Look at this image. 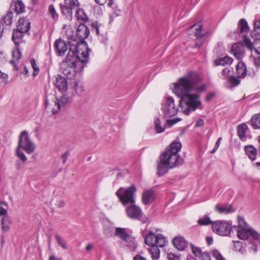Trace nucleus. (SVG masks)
<instances>
[{
  "label": "nucleus",
  "mask_w": 260,
  "mask_h": 260,
  "mask_svg": "<svg viewBox=\"0 0 260 260\" xmlns=\"http://www.w3.org/2000/svg\"><path fill=\"white\" fill-rule=\"evenodd\" d=\"M48 15H50L51 18L56 21L58 19V14L57 13L54 6L53 5H50L48 10Z\"/></svg>",
  "instance_id": "nucleus-37"
},
{
  "label": "nucleus",
  "mask_w": 260,
  "mask_h": 260,
  "mask_svg": "<svg viewBox=\"0 0 260 260\" xmlns=\"http://www.w3.org/2000/svg\"><path fill=\"white\" fill-rule=\"evenodd\" d=\"M76 35L79 39V41L81 42L89 36V30L85 25H80L77 29Z\"/></svg>",
  "instance_id": "nucleus-18"
},
{
  "label": "nucleus",
  "mask_w": 260,
  "mask_h": 260,
  "mask_svg": "<svg viewBox=\"0 0 260 260\" xmlns=\"http://www.w3.org/2000/svg\"><path fill=\"white\" fill-rule=\"evenodd\" d=\"M69 43H67L63 39L59 38L57 39L54 43L55 52L59 56L64 55L65 52L70 48H72L76 52V46L79 43V41L77 40L76 37L73 35V31L71 29H69L67 31Z\"/></svg>",
  "instance_id": "nucleus-4"
},
{
  "label": "nucleus",
  "mask_w": 260,
  "mask_h": 260,
  "mask_svg": "<svg viewBox=\"0 0 260 260\" xmlns=\"http://www.w3.org/2000/svg\"><path fill=\"white\" fill-rule=\"evenodd\" d=\"M55 85L56 88L61 92H64L68 89V83L66 79L60 75L56 77Z\"/></svg>",
  "instance_id": "nucleus-16"
},
{
  "label": "nucleus",
  "mask_w": 260,
  "mask_h": 260,
  "mask_svg": "<svg viewBox=\"0 0 260 260\" xmlns=\"http://www.w3.org/2000/svg\"><path fill=\"white\" fill-rule=\"evenodd\" d=\"M203 27V26L202 23L200 22H198L194 24L191 27H190L188 31V32H189L191 30L193 29L195 30L194 35L196 37H198V38L199 37H201L202 38H204L205 39V37H206L209 35H210L211 34V32L208 31L204 34H202Z\"/></svg>",
  "instance_id": "nucleus-14"
},
{
  "label": "nucleus",
  "mask_w": 260,
  "mask_h": 260,
  "mask_svg": "<svg viewBox=\"0 0 260 260\" xmlns=\"http://www.w3.org/2000/svg\"><path fill=\"white\" fill-rule=\"evenodd\" d=\"M199 258L200 260H211L209 253L206 251L203 252Z\"/></svg>",
  "instance_id": "nucleus-53"
},
{
  "label": "nucleus",
  "mask_w": 260,
  "mask_h": 260,
  "mask_svg": "<svg viewBox=\"0 0 260 260\" xmlns=\"http://www.w3.org/2000/svg\"><path fill=\"white\" fill-rule=\"evenodd\" d=\"M204 120L202 119H199L197 121L195 124L196 127L202 126L204 125Z\"/></svg>",
  "instance_id": "nucleus-61"
},
{
  "label": "nucleus",
  "mask_w": 260,
  "mask_h": 260,
  "mask_svg": "<svg viewBox=\"0 0 260 260\" xmlns=\"http://www.w3.org/2000/svg\"><path fill=\"white\" fill-rule=\"evenodd\" d=\"M30 27V23L28 19L21 18L19 19L17 28L27 32L29 30Z\"/></svg>",
  "instance_id": "nucleus-21"
},
{
  "label": "nucleus",
  "mask_w": 260,
  "mask_h": 260,
  "mask_svg": "<svg viewBox=\"0 0 260 260\" xmlns=\"http://www.w3.org/2000/svg\"><path fill=\"white\" fill-rule=\"evenodd\" d=\"M14 10L17 14L22 13L25 11V6L22 1L17 0L14 5Z\"/></svg>",
  "instance_id": "nucleus-36"
},
{
  "label": "nucleus",
  "mask_w": 260,
  "mask_h": 260,
  "mask_svg": "<svg viewBox=\"0 0 260 260\" xmlns=\"http://www.w3.org/2000/svg\"><path fill=\"white\" fill-rule=\"evenodd\" d=\"M89 48L86 44H78L76 52L72 48L68 51L65 59L60 64L62 73L69 78L75 76L88 62Z\"/></svg>",
  "instance_id": "nucleus-2"
},
{
  "label": "nucleus",
  "mask_w": 260,
  "mask_h": 260,
  "mask_svg": "<svg viewBox=\"0 0 260 260\" xmlns=\"http://www.w3.org/2000/svg\"><path fill=\"white\" fill-rule=\"evenodd\" d=\"M65 205V202L62 200H60L57 202V206L59 208H62Z\"/></svg>",
  "instance_id": "nucleus-64"
},
{
  "label": "nucleus",
  "mask_w": 260,
  "mask_h": 260,
  "mask_svg": "<svg viewBox=\"0 0 260 260\" xmlns=\"http://www.w3.org/2000/svg\"><path fill=\"white\" fill-rule=\"evenodd\" d=\"M174 246L179 250H183L187 246V242L182 237L175 238L173 241Z\"/></svg>",
  "instance_id": "nucleus-20"
},
{
  "label": "nucleus",
  "mask_w": 260,
  "mask_h": 260,
  "mask_svg": "<svg viewBox=\"0 0 260 260\" xmlns=\"http://www.w3.org/2000/svg\"><path fill=\"white\" fill-rule=\"evenodd\" d=\"M180 120V119H168L167 120V123H170L171 125H173L177 122L179 121Z\"/></svg>",
  "instance_id": "nucleus-62"
},
{
  "label": "nucleus",
  "mask_w": 260,
  "mask_h": 260,
  "mask_svg": "<svg viewBox=\"0 0 260 260\" xmlns=\"http://www.w3.org/2000/svg\"><path fill=\"white\" fill-rule=\"evenodd\" d=\"M72 101L71 98L67 94H63L59 99H56L54 102V107L52 109L53 113H57L62 108Z\"/></svg>",
  "instance_id": "nucleus-13"
},
{
  "label": "nucleus",
  "mask_w": 260,
  "mask_h": 260,
  "mask_svg": "<svg viewBox=\"0 0 260 260\" xmlns=\"http://www.w3.org/2000/svg\"><path fill=\"white\" fill-rule=\"evenodd\" d=\"M55 238L57 242V244L64 249H67L66 242L64 239L59 235L56 234L55 235Z\"/></svg>",
  "instance_id": "nucleus-39"
},
{
  "label": "nucleus",
  "mask_w": 260,
  "mask_h": 260,
  "mask_svg": "<svg viewBox=\"0 0 260 260\" xmlns=\"http://www.w3.org/2000/svg\"><path fill=\"white\" fill-rule=\"evenodd\" d=\"M154 124L156 128V132L160 133L164 131L165 128L162 127L160 125V121L159 118H156L154 120Z\"/></svg>",
  "instance_id": "nucleus-49"
},
{
  "label": "nucleus",
  "mask_w": 260,
  "mask_h": 260,
  "mask_svg": "<svg viewBox=\"0 0 260 260\" xmlns=\"http://www.w3.org/2000/svg\"><path fill=\"white\" fill-rule=\"evenodd\" d=\"M231 52L237 59H242L245 54L243 44L241 43H237L234 44L232 47Z\"/></svg>",
  "instance_id": "nucleus-15"
},
{
  "label": "nucleus",
  "mask_w": 260,
  "mask_h": 260,
  "mask_svg": "<svg viewBox=\"0 0 260 260\" xmlns=\"http://www.w3.org/2000/svg\"><path fill=\"white\" fill-rule=\"evenodd\" d=\"M221 140V137H220V138H219L218 139L217 141L216 142V144H215V145L214 146V148H213V149L211 153H214L218 148V147L219 146V144H220Z\"/></svg>",
  "instance_id": "nucleus-59"
},
{
  "label": "nucleus",
  "mask_w": 260,
  "mask_h": 260,
  "mask_svg": "<svg viewBox=\"0 0 260 260\" xmlns=\"http://www.w3.org/2000/svg\"><path fill=\"white\" fill-rule=\"evenodd\" d=\"M247 128V125L244 123L238 126V134L239 138L241 140H243L245 139V133Z\"/></svg>",
  "instance_id": "nucleus-29"
},
{
  "label": "nucleus",
  "mask_w": 260,
  "mask_h": 260,
  "mask_svg": "<svg viewBox=\"0 0 260 260\" xmlns=\"http://www.w3.org/2000/svg\"><path fill=\"white\" fill-rule=\"evenodd\" d=\"M161 110L165 117H170L177 113L178 109L176 107L174 99L169 96L166 98L165 103L162 105Z\"/></svg>",
  "instance_id": "nucleus-9"
},
{
  "label": "nucleus",
  "mask_w": 260,
  "mask_h": 260,
  "mask_svg": "<svg viewBox=\"0 0 260 260\" xmlns=\"http://www.w3.org/2000/svg\"><path fill=\"white\" fill-rule=\"evenodd\" d=\"M204 41V38H202L201 37H199V38L197 37V39L196 40V47H200Z\"/></svg>",
  "instance_id": "nucleus-55"
},
{
  "label": "nucleus",
  "mask_w": 260,
  "mask_h": 260,
  "mask_svg": "<svg viewBox=\"0 0 260 260\" xmlns=\"http://www.w3.org/2000/svg\"><path fill=\"white\" fill-rule=\"evenodd\" d=\"M212 254L216 260H225L220 252L216 249L212 251Z\"/></svg>",
  "instance_id": "nucleus-50"
},
{
  "label": "nucleus",
  "mask_w": 260,
  "mask_h": 260,
  "mask_svg": "<svg viewBox=\"0 0 260 260\" xmlns=\"http://www.w3.org/2000/svg\"><path fill=\"white\" fill-rule=\"evenodd\" d=\"M167 241L166 237L161 234L157 235L155 246L162 247L165 246Z\"/></svg>",
  "instance_id": "nucleus-35"
},
{
  "label": "nucleus",
  "mask_w": 260,
  "mask_h": 260,
  "mask_svg": "<svg viewBox=\"0 0 260 260\" xmlns=\"http://www.w3.org/2000/svg\"><path fill=\"white\" fill-rule=\"evenodd\" d=\"M230 75L231 71L228 68H226L223 69L219 77L221 79L225 80L226 79H229V78L230 77Z\"/></svg>",
  "instance_id": "nucleus-47"
},
{
  "label": "nucleus",
  "mask_w": 260,
  "mask_h": 260,
  "mask_svg": "<svg viewBox=\"0 0 260 260\" xmlns=\"http://www.w3.org/2000/svg\"><path fill=\"white\" fill-rule=\"evenodd\" d=\"M196 74L189 73L186 77L180 78L177 83H174L173 92L178 97L179 106L181 111L186 115H189L201 105L199 92L205 89V86L200 85L194 77Z\"/></svg>",
  "instance_id": "nucleus-1"
},
{
  "label": "nucleus",
  "mask_w": 260,
  "mask_h": 260,
  "mask_svg": "<svg viewBox=\"0 0 260 260\" xmlns=\"http://www.w3.org/2000/svg\"><path fill=\"white\" fill-rule=\"evenodd\" d=\"M238 229H250L244 219L242 217H238Z\"/></svg>",
  "instance_id": "nucleus-46"
},
{
  "label": "nucleus",
  "mask_w": 260,
  "mask_h": 260,
  "mask_svg": "<svg viewBox=\"0 0 260 260\" xmlns=\"http://www.w3.org/2000/svg\"><path fill=\"white\" fill-rule=\"evenodd\" d=\"M79 6L78 0H64L63 4H60L62 14L69 20L72 18L73 10Z\"/></svg>",
  "instance_id": "nucleus-8"
},
{
  "label": "nucleus",
  "mask_w": 260,
  "mask_h": 260,
  "mask_svg": "<svg viewBox=\"0 0 260 260\" xmlns=\"http://www.w3.org/2000/svg\"><path fill=\"white\" fill-rule=\"evenodd\" d=\"M215 209L219 213L228 214L235 211V209L231 205H222L218 204L215 206Z\"/></svg>",
  "instance_id": "nucleus-19"
},
{
  "label": "nucleus",
  "mask_w": 260,
  "mask_h": 260,
  "mask_svg": "<svg viewBox=\"0 0 260 260\" xmlns=\"http://www.w3.org/2000/svg\"><path fill=\"white\" fill-rule=\"evenodd\" d=\"M238 27L240 28V31L242 33L247 32L249 30L247 22L245 19L242 18L239 20Z\"/></svg>",
  "instance_id": "nucleus-32"
},
{
  "label": "nucleus",
  "mask_w": 260,
  "mask_h": 260,
  "mask_svg": "<svg viewBox=\"0 0 260 260\" xmlns=\"http://www.w3.org/2000/svg\"><path fill=\"white\" fill-rule=\"evenodd\" d=\"M157 235L152 232H149L145 237V243L150 246H155Z\"/></svg>",
  "instance_id": "nucleus-24"
},
{
  "label": "nucleus",
  "mask_w": 260,
  "mask_h": 260,
  "mask_svg": "<svg viewBox=\"0 0 260 260\" xmlns=\"http://www.w3.org/2000/svg\"><path fill=\"white\" fill-rule=\"evenodd\" d=\"M233 61V59L228 56H225L223 57L218 58L214 61V64L216 66H224L225 65L231 64Z\"/></svg>",
  "instance_id": "nucleus-26"
},
{
  "label": "nucleus",
  "mask_w": 260,
  "mask_h": 260,
  "mask_svg": "<svg viewBox=\"0 0 260 260\" xmlns=\"http://www.w3.org/2000/svg\"><path fill=\"white\" fill-rule=\"evenodd\" d=\"M17 147L23 149L28 154L34 151L35 145L30 140L26 131H23L20 134Z\"/></svg>",
  "instance_id": "nucleus-6"
},
{
  "label": "nucleus",
  "mask_w": 260,
  "mask_h": 260,
  "mask_svg": "<svg viewBox=\"0 0 260 260\" xmlns=\"http://www.w3.org/2000/svg\"><path fill=\"white\" fill-rule=\"evenodd\" d=\"M115 235L122 239L123 242L130 236L125 228H117L115 230Z\"/></svg>",
  "instance_id": "nucleus-27"
},
{
  "label": "nucleus",
  "mask_w": 260,
  "mask_h": 260,
  "mask_svg": "<svg viewBox=\"0 0 260 260\" xmlns=\"http://www.w3.org/2000/svg\"><path fill=\"white\" fill-rule=\"evenodd\" d=\"M11 221L9 216H4L1 219V228L3 233L8 232L11 225Z\"/></svg>",
  "instance_id": "nucleus-25"
},
{
  "label": "nucleus",
  "mask_w": 260,
  "mask_h": 260,
  "mask_svg": "<svg viewBox=\"0 0 260 260\" xmlns=\"http://www.w3.org/2000/svg\"><path fill=\"white\" fill-rule=\"evenodd\" d=\"M155 193L152 189H149L144 191L142 196L143 203L145 205L151 204L155 200Z\"/></svg>",
  "instance_id": "nucleus-17"
},
{
  "label": "nucleus",
  "mask_w": 260,
  "mask_h": 260,
  "mask_svg": "<svg viewBox=\"0 0 260 260\" xmlns=\"http://www.w3.org/2000/svg\"><path fill=\"white\" fill-rule=\"evenodd\" d=\"M254 63L256 68H260V54H257L254 57Z\"/></svg>",
  "instance_id": "nucleus-56"
},
{
  "label": "nucleus",
  "mask_w": 260,
  "mask_h": 260,
  "mask_svg": "<svg viewBox=\"0 0 260 260\" xmlns=\"http://www.w3.org/2000/svg\"><path fill=\"white\" fill-rule=\"evenodd\" d=\"M16 153L17 156L23 162L27 160V157L22 151V149L17 147Z\"/></svg>",
  "instance_id": "nucleus-44"
},
{
  "label": "nucleus",
  "mask_w": 260,
  "mask_h": 260,
  "mask_svg": "<svg viewBox=\"0 0 260 260\" xmlns=\"http://www.w3.org/2000/svg\"><path fill=\"white\" fill-rule=\"evenodd\" d=\"M26 32L19 29H14L12 35V40L16 45H18L22 41L23 35Z\"/></svg>",
  "instance_id": "nucleus-22"
},
{
  "label": "nucleus",
  "mask_w": 260,
  "mask_h": 260,
  "mask_svg": "<svg viewBox=\"0 0 260 260\" xmlns=\"http://www.w3.org/2000/svg\"><path fill=\"white\" fill-rule=\"evenodd\" d=\"M124 245L128 247L131 250H135L137 248V243L134 238L129 236L124 241Z\"/></svg>",
  "instance_id": "nucleus-30"
},
{
  "label": "nucleus",
  "mask_w": 260,
  "mask_h": 260,
  "mask_svg": "<svg viewBox=\"0 0 260 260\" xmlns=\"http://www.w3.org/2000/svg\"><path fill=\"white\" fill-rule=\"evenodd\" d=\"M236 74L239 78H244L247 74L245 64L244 62L239 61L236 66Z\"/></svg>",
  "instance_id": "nucleus-23"
},
{
  "label": "nucleus",
  "mask_w": 260,
  "mask_h": 260,
  "mask_svg": "<svg viewBox=\"0 0 260 260\" xmlns=\"http://www.w3.org/2000/svg\"><path fill=\"white\" fill-rule=\"evenodd\" d=\"M74 88L75 89L76 92L79 95H81L84 91L83 86H82V85L81 84H80L78 82L76 81L75 82V85H74Z\"/></svg>",
  "instance_id": "nucleus-45"
},
{
  "label": "nucleus",
  "mask_w": 260,
  "mask_h": 260,
  "mask_svg": "<svg viewBox=\"0 0 260 260\" xmlns=\"http://www.w3.org/2000/svg\"><path fill=\"white\" fill-rule=\"evenodd\" d=\"M179 142H173L168 148L160 156L157 164V174L160 176L172 169L182 164V160L178 154L181 148Z\"/></svg>",
  "instance_id": "nucleus-3"
},
{
  "label": "nucleus",
  "mask_w": 260,
  "mask_h": 260,
  "mask_svg": "<svg viewBox=\"0 0 260 260\" xmlns=\"http://www.w3.org/2000/svg\"><path fill=\"white\" fill-rule=\"evenodd\" d=\"M30 64L32 68L34 70V72L32 74L33 76L35 77L39 74V68L37 66L36 60L34 58H31L30 60Z\"/></svg>",
  "instance_id": "nucleus-43"
},
{
  "label": "nucleus",
  "mask_w": 260,
  "mask_h": 260,
  "mask_svg": "<svg viewBox=\"0 0 260 260\" xmlns=\"http://www.w3.org/2000/svg\"><path fill=\"white\" fill-rule=\"evenodd\" d=\"M89 26L91 27L93 31H95L97 35H101L100 28L101 26V24L99 23L98 21H94L89 22Z\"/></svg>",
  "instance_id": "nucleus-42"
},
{
  "label": "nucleus",
  "mask_w": 260,
  "mask_h": 260,
  "mask_svg": "<svg viewBox=\"0 0 260 260\" xmlns=\"http://www.w3.org/2000/svg\"><path fill=\"white\" fill-rule=\"evenodd\" d=\"M12 55L13 59L10 61V63L12 64L14 67H16V64L15 63V61L19 60L21 57L22 55L21 51L19 49L16 48L15 50L13 51Z\"/></svg>",
  "instance_id": "nucleus-33"
},
{
  "label": "nucleus",
  "mask_w": 260,
  "mask_h": 260,
  "mask_svg": "<svg viewBox=\"0 0 260 260\" xmlns=\"http://www.w3.org/2000/svg\"><path fill=\"white\" fill-rule=\"evenodd\" d=\"M127 216L133 219L141 220L143 222H146L145 219H142L143 214L141 208L135 204H130V206L125 209Z\"/></svg>",
  "instance_id": "nucleus-11"
},
{
  "label": "nucleus",
  "mask_w": 260,
  "mask_h": 260,
  "mask_svg": "<svg viewBox=\"0 0 260 260\" xmlns=\"http://www.w3.org/2000/svg\"><path fill=\"white\" fill-rule=\"evenodd\" d=\"M190 247H191V251H192V253L196 257H199L201 255V254L203 253V252H202V250L200 248L196 247L192 244L190 245Z\"/></svg>",
  "instance_id": "nucleus-48"
},
{
  "label": "nucleus",
  "mask_w": 260,
  "mask_h": 260,
  "mask_svg": "<svg viewBox=\"0 0 260 260\" xmlns=\"http://www.w3.org/2000/svg\"><path fill=\"white\" fill-rule=\"evenodd\" d=\"M249 235H251L255 240L260 238V235L252 229H238L237 236L239 239L246 240Z\"/></svg>",
  "instance_id": "nucleus-12"
},
{
  "label": "nucleus",
  "mask_w": 260,
  "mask_h": 260,
  "mask_svg": "<svg viewBox=\"0 0 260 260\" xmlns=\"http://www.w3.org/2000/svg\"><path fill=\"white\" fill-rule=\"evenodd\" d=\"M251 36L254 39L253 42L251 43L250 39L245 36L244 43L250 50L254 49L256 54H260V34L254 31L251 32Z\"/></svg>",
  "instance_id": "nucleus-10"
},
{
  "label": "nucleus",
  "mask_w": 260,
  "mask_h": 260,
  "mask_svg": "<svg viewBox=\"0 0 260 260\" xmlns=\"http://www.w3.org/2000/svg\"><path fill=\"white\" fill-rule=\"evenodd\" d=\"M7 75L0 71V83L6 84L7 83Z\"/></svg>",
  "instance_id": "nucleus-52"
},
{
  "label": "nucleus",
  "mask_w": 260,
  "mask_h": 260,
  "mask_svg": "<svg viewBox=\"0 0 260 260\" xmlns=\"http://www.w3.org/2000/svg\"><path fill=\"white\" fill-rule=\"evenodd\" d=\"M245 151L247 155L251 160H254L256 159V151L254 147L252 146H246L245 147Z\"/></svg>",
  "instance_id": "nucleus-28"
},
{
  "label": "nucleus",
  "mask_w": 260,
  "mask_h": 260,
  "mask_svg": "<svg viewBox=\"0 0 260 260\" xmlns=\"http://www.w3.org/2000/svg\"><path fill=\"white\" fill-rule=\"evenodd\" d=\"M70 153L69 151H66L64 153H63L61 155V158H62V162L64 164L67 160L68 156H69Z\"/></svg>",
  "instance_id": "nucleus-60"
},
{
  "label": "nucleus",
  "mask_w": 260,
  "mask_h": 260,
  "mask_svg": "<svg viewBox=\"0 0 260 260\" xmlns=\"http://www.w3.org/2000/svg\"><path fill=\"white\" fill-rule=\"evenodd\" d=\"M212 229L215 233L220 236H226L230 234L232 226L225 221L217 220L212 222Z\"/></svg>",
  "instance_id": "nucleus-7"
},
{
  "label": "nucleus",
  "mask_w": 260,
  "mask_h": 260,
  "mask_svg": "<svg viewBox=\"0 0 260 260\" xmlns=\"http://www.w3.org/2000/svg\"><path fill=\"white\" fill-rule=\"evenodd\" d=\"M228 81L233 86H237L240 83V80L234 76H230L228 79Z\"/></svg>",
  "instance_id": "nucleus-51"
},
{
  "label": "nucleus",
  "mask_w": 260,
  "mask_h": 260,
  "mask_svg": "<svg viewBox=\"0 0 260 260\" xmlns=\"http://www.w3.org/2000/svg\"><path fill=\"white\" fill-rule=\"evenodd\" d=\"M149 251L151 254V258L154 260L157 259L159 257L160 250L158 248L155 246H152Z\"/></svg>",
  "instance_id": "nucleus-38"
},
{
  "label": "nucleus",
  "mask_w": 260,
  "mask_h": 260,
  "mask_svg": "<svg viewBox=\"0 0 260 260\" xmlns=\"http://www.w3.org/2000/svg\"><path fill=\"white\" fill-rule=\"evenodd\" d=\"M251 122L254 129H260V114L254 115L251 119Z\"/></svg>",
  "instance_id": "nucleus-31"
},
{
  "label": "nucleus",
  "mask_w": 260,
  "mask_h": 260,
  "mask_svg": "<svg viewBox=\"0 0 260 260\" xmlns=\"http://www.w3.org/2000/svg\"><path fill=\"white\" fill-rule=\"evenodd\" d=\"M199 224L201 225H207L210 224H212V221L210 219L209 217L207 215L204 216L203 217L199 219L198 221Z\"/></svg>",
  "instance_id": "nucleus-40"
},
{
  "label": "nucleus",
  "mask_w": 260,
  "mask_h": 260,
  "mask_svg": "<svg viewBox=\"0 0 260 260\" xmlns=\"http://www.w3.org/2000/svg\"><path fill=\"white\" fill-rule=\"evenodd\" d=\"M234 247L237 251H240L242 248V243L240 241L234 242Z\"/></svg>",
  "instance_id": "nucleus-57"
},
{
  "label": "nucleus",
  "mask_w": 260,
  "mask_h": 260,
  "mask_svg": "<svg viewBox=\"0 0 260 260\" xmlns=\"http://www.w3.org/2000/svg\"><path fill=\"white\" fill-rule=\"evenodd\" d=\"M76 16L77 20L81 21L82 22H85L87 20V17L83 9H78L76 12Z\"/></svg>",
  "instance_id": "nucleus-34"
},
{
  "label": "nucleus",
  "mask_w": 260,
  "mask_h": 260,
  "mask_svg": "<svg viewBox=\"0 0 260 260\" xmlns=\"http://www.w3.org/2000/svg\"><path fill=\"white\" fill-rule=\"evenodd\" d=\"M13 13L11 11L8 12L6 15L3 17L4 22L7 25H10L12 23Z\"/></svg>",
  "instance_id": "nucleus-41"
},
{
  "label": "nucleus",
  "mask_w": 260,
  "mask_h": 260,
  "mask_svg": "<svg viewBox=\"0 0 260 260\" xmlns=\"http://www.w3.org/2000/svg\"><path fill=\"white\" fill-rule=\"evenodd\" d=\"M133 260H147L144 257L140 254H137L133 258Z\"/></svg>",
  "instance_id": "nucleus-63"
},
{
  "label": "nucleus",
  "mask_w": 260,
  "mask_h": 260,
  "mask_svg": "<svg viewBox=\"0 0 260 260\" xmlns=\"http://www.w3.org/2000/svg\"><path fill=\"white\" fill-rule=\"evenodd\" d=\"M167 257L168 260H180L179 257L178 255L174 254L171 252H168Z\"/></svg>",
  "instance_id": "nucleus-54"
},
{
  "label": "nucleus",
  "mask_w": 260,
  "mask_h": 260,
  "mask_svg": "<svg viewBox=\"0 0 260 260\" xmlns=\"http://www.w3.org/2000/svg\"><path fill=\"white\" fill-rule=\"evenodd\" d=\"M136 187L134 185L125 188L121 187L115 194L121 204L125 206L127 204H135V193Z\"/></svg>",
  "instance_id": "nucleus-5"
},
{
  "label": "nucleus",
  "mask_w": 260,
  "mask_h": 260,
  "mask_svg": "<svg viewBox=\"0 0 260 260\" xmlns=\"http://www.w3.org/2000/svg\"><path fill=\"white\" fill-rule=\"evenodd\" d=\"M7 214L8 212L7 210L4 208L2 206H0V216H8Z\"/></svg>",
  "instance_id": "nucleus-58"
}]
</instances>
